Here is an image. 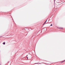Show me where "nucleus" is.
Segmentation results:
<instances>
[{
	"instance_id": "2",
	"label": "nucleus",
	"mask_w": 65,
	"mask_h": 65,
	"mask_svg": "<svg viewBox=\"0 0 65 65\" xmlns=\"http://www.w3.org/2000/svg\"><path fill=\"white\" fill-rule=\"evenodd\" d=\"M3 44L4 45L5 44V42H4L3 43Z\"/></svg>"
},
{
	"instance_id": "4",
	"label": "nucleus",
	"mask_w": 65,
	"mask_h": 65,
	"mask_svg": "<svg viewBox=\"0 0 65 65\" xmlns=\"http://www.w3.org/2000/svg\"><path fill=\"white\" fill-rule=\"evenodd\" d=\"M65 60H64V61H63L61 62V63H62V62H65Z\"/></svg>"
},
{
	"instance_id": "3",
	"label": "nucleus",
	"mask_w": 65,
	"mask_h": 65,
	"mask_svg": "<svg viewBox=\"0 0 65 65\" xmlns=\"http://www.w3.org/2000/svg\"><path fill=\"white\" fill-rule=\"evenodd\" d=\"M59 29H63V28L60 27V28H59Z\"/></svg>"
},
{
	"instance_id": "10",
	"label": "nucleus",
	"mask_w": 65,
	"mask_h": 65,
	"mask_svg": "<svg viewBox=\"0 0 65 65\" xmlns=\"http://www.w3.org/2000/svg\"><path fill=\"white\" fill-rule=\"evenodd\" d=\"M37 64H38V63H37Z\"/></svg>"
},
{
	"instance_id": "9",
	"label": "nucleus",
	"mask_w": 65,
	"mask_h": 65,
	"mask_svg": "<svg viewBox=\"0 0 65 65\" xmlns=\"http://www.w3.org/2000/svg\"><path fill=\"white\" fill-rule=\"evenodd\" d=\"M8 62V63H9V62Z\"/></svg>"
},
{
	"instance_id": "5",
	"label": "nucleus",
	"mask_w": 65,
	"mask_h": 65,
	"mask_svg": "<svg viewBox=\"0 0 65 65\" xmlns=\"http://www.w3.org/2000/svg\"><path fill=\"white\" fill-rule=\"evenodd\" d=\"M53 25H52V24H51V26H52Z\"/></svg>"
},
{
	"instance_id": "11",
	"label": "nucleus",
	"mask_w": 65,
	"mask_h": 65,
	"mask_svg": "<svg viewBox=\"0 0 65 65\" xmlns=\"http://www.w3.org/2000/svg\"><path fill=\"white\" fill-rule=\"evenodd\" d=\"M39 64H40V63H39Z\"/></svg>"
},
{
	"instance_id": "8",
	"label": "nucleus",
	"mask_w": 65,
	"mask_h": 65,
	"mask_svg": "<svg viewBox=\"0 0 65 65\" xmlns=\"http://www.w3.org/2000/svg\"><path fill=\"white\" fill-rule=\"evenodd\" d=\"M0 65H1V64L0 63Z\"/></svg>"
},
{
	"instance_id": "7",
	"label": "nucleus",
	"mask_w": 65,
	"mask_h": 65,
	"mask_svg": "<svg viewBox=\"0 0 65 65\" xmlns=\"http://www.w3.org/2000/svg\"><path fill=\"white\" fill-rule=\"evenodd\" d=\"M27 56H28V55H27Z\"/></svg>"
},
{
	"instance_id": "1",
	"label": "nucleus",
	"mask_w": 65,
	"mask_h": 65,
	"mask_svg": "<svg viewBox=\"0 0 65 65\" xmlns=\"http://www.w3.org/2000/svg\"><path fill=\"white\" fill-rule=\"evenodd\" d=\"M47 21V20H46V21L45 22V23H44V24H43V25H44V24H45V23H46V22Z\"/></svg>"
},
{
	"instance_id": "6",
	"label": "nucleus",
	"mask_w": 65,
	"mask_h": 65,
	"mask_svg": "<svg viewBox=\"0 0 65 65\" xmlns=\"http://www.w3.org/2000/svg\"><path fill=\"white\" fill-rule=\"evenodd\" d=\"M26 58H27V59H28V57H27Z\"/></svg>"
}]
</instances>
